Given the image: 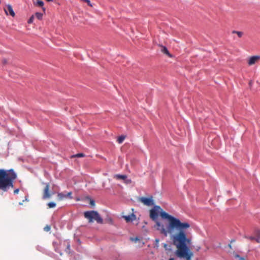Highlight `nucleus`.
Segmentation results:
<instances>
[{
  "mask_svg": "<svg viewBox=\"0 0 260 260\" xmlns=\"http://www.w3.org/2000/svg\"><path fill=\"white\" fill-rule=\"evenodd\" d=\"M150 217L155 221V228L160 234L166 237L170 235L177 248L176 255L179 258L190 260L193 253L188 246L191 243V238L186 233L190 224L187 222H182L179 219L169 215L158 206H154L150 210Z\"/></svg>",
  "mask_w": 260,
  "mask_h": 260,
  "instance_id": "nucleus-1",
  "label": "nucleus"
},
{
  "mask_svg": "<svg viewBox=\"0 0 260 260\" xmlns=\"http://www.w3.org/2000/svg\"><path fill=\"white\" fill-rule=\"evenodd\" d=\"M17 178V174L13 169L5 170L0 169V189L7 192L14 187V181Z\"/></svg>",
  "mask_w": 260,
  "mask_h": 260,
  "instance_id": "nucleus-2",
  "label": "nucleus"
},
{
  "mask_svg": "<svg viewBox=\"0 0 260 260\" xmlns=\"http://www.w3.org/2000/svg\"><path fill=\"white\" fill-rule=\"evenodd\" d=\"M84 216L88 220L89 223L93 222L94 221L100 224L103 223V219L96 211H86L84 213Z\"/></svg>",
  "mask_w": 260,
  "mask_h": 260,
  "instance_id": "nucleus-3",
  "label": "nucleus"
},
{
  "mask_svg": "<svg viewBox=\"0 0 260 260\" xmlns=\"http://www.w3.org/2000/svg\"><path fill=\"white\" fill-rule=\"evenodd\" d=\"M139 201L142 203L144 205L147 206H150L154 205V202L153 200V197L147 198L145 197H141L139 199Z\"/></svg>",
  "mask_w": 260,
  "mask_h": 260,
  "instance_id": "nucleus-4",
  "label": "nucleus"
},
{
  "mask_svg": "<svg viewBox=\"0 0 260 260\" xmlns=\"http://www.w3.org/2000/svg\"><path fill=\"white\" fill-rule=\"evenodd\" d=\"M72 192L71 191L69 192L67 194H64L63 193L60 192L57 194L58 199L59 201L63 200L64 199L69 198L70 199H72L73 197L72 196Z\"/></svg>",
  "mask_w": 260,
  "mask_h": 260,
  "instance_id": "nucleus-5",
  "label": "nucleus"
},
{
  "mask_svg": "<svg viewBox=\"0 0 260 260\" xmlns=\"http://www.w3.org/2000/svg\"><path fill=\"white\" fill-rule=\"evenodd\" d=\"M4 11L7 15L9 14L12 17H14L15 14L13 10L12 7L10 4L7 5L6 8H4Z\"/></svg>",
  "mask_w": 260,
  "mask_h": 260,
  "instance_id": "nucleus-6",
  "label": "nucleus"
},
{
  "mask_svg": "<svg viewBox=\"0 0 260 260\" xmlns=\"http://www.w3.org/2000/svg\"><path fill=\"white\" fill-rule=\"evenodd\" d=\"M51 197V194L49 193V184L48 183L44 189L43 199L44 200L49 199Z\"/></svg>",
  "mask_w": 260,
  "mask_h": 260,
  "instance_id": "nucleus-7",
  "label": "nucleus"
},
{
  "mask_svg": "<svg viewBox=\"0 0 260 260\" xmlns=\"http://www.w3.org/2000/svg\"><path fill=\"white\" fill-rule=\"evenodd\" d=\"M259 60H260V56L256 55L251 56L248 60V64L249 66H252L255 64Z\"/></svg>",
  "mask_w": 260,
  "mask_h": 260,
  "instance_id": "nucleus-8",
  "label": "nucleus"
},
{
  "mask_svg": "<svg viewBox=\"0 0 260 260\" xmlns=\"http://www.w3.org/2000/svg\"><path fill=\"white\" fill-rule=\"evenodd\" d=\"M122 218L125 220L126 222H129L135 220L136 219V216L133 213L129 215H123Z\"/></svg>",
  "mask_w": 260,
  "mask_h": 260,
  "instance_id": "nucleus-9",
  "label": "nucleus"
},
{
  "mask_svg": "<svg viewBox=\"0 0 260 260\" xmlns=\"http://www.w3.org/2000/svg\"><path fill=\"white\" fill-rule=\"evenodd\" d=\"M62 244L63 246H65L66 247V248L65 249V251L68 253H70L71 252V249H70V242L68 240L64 241Z\"/></svg>",
  "mask_w": 260,
  "mask_h": 260,
  "instance_id": "nucleus-10",
  "label": "nucleus"
},
{
  "mask_svg": "<svg viewBox=\"0 0 260 260\" xmlns=\"http://www.w3.org/2000/svg\"><path fill=\"white\" fill-rule=\"evenodd\" d=\"M159 46L161 48L160 50L163 53L166 54L169 57H172V55L170 53L166 47L162 45H159Z\"/></svg>",
  "mask_w": 260,
  "mask_h": 260,
  "instance_id": "nucleus-11",
  "label": "nucleus"
},
{
  "mask_svg": "<svg viewBox=\"0 0 260 260\" xmlns=\"http://www.w3.org/2000/svg\"><path fill=\"white\" fill-rule=\"evenodd\" d=\"M114 178L116 179H122V180H125L127 178L126 175H120V174H116L114 176Z\"/></svg>",
  "mask_w": 260,
  "mask_h": 260,
  "instance_id": "nucleus-12",
  "label": "nucleus"
},
{
  "mask_svg": "<svg viewBox=\"0 0 260 260\" xmlns=\"http://www.w3.org/2000/svg\"><path fill=\"white\" fill-rule=\"evenodd\" d=\"M232 34H236L237 35L239 38H241L243 35V32L242 31L233 30L232 31Z\"/></svg>",
  "mask_w": 260,
  "mask_h": 260,
  "instance_id": "nucleus-13",
  "label": "nucleus"
},
{
  "mask_svg": "<svg viewBox=\"0 0 260 260\" xmlns=\"http://www.w3.org/2000/svg\"><path fill=\"white\" fill-rule=\"evenodd\" d=\"M125 138V137L124 136H119L118 138L117 141L118 143L121 144L123 142V141H124Z\"/></svg>",
  "mask_w": 260,
  "mask_h": 260,
  "instance_id": "nucleus-14",
  "label": "nucleus"
},
{
  "mask_svg": "<svg viewBox=\"0 0 260 260\" xmlns=\"http://www.w3.org/2000/svg\"><path fill=\"white\" fill-rule=\"evenodd\" d=\"M52 245H53V246L55 249V251H56V252H58L59 250L58 249V242H55V241H54L52 243Z\"/></svg>",
  "mask_w": 260,
  "mask_h": 260,
  "instance_id": "nucleus-15",
  "label": "nucleus"
},
{
  "mask_svg": "<svg viewBox=\"0 0 260 260\" xmlns=\"http://www.w3.org/2000/svg\"><path fill=\"white\" fill-rule=\"evenodd\" d=\"M234 257L238 259V260H246V258L245 257H241L239 255L237 254H234Z\"/></svg>",
  "mask_w": 260,
  "mask_h": 260,
  "instance_id": "nucleus-16",
  "label": "nucleus"
},
{
  "mask_svg": "<svg viewBox=\"0 0 260 260\" xmlns=\"http://www.w3.org/2000/svg\"><path fill=\"white\" fill-rule=\"evenodd\" d=\"M35 16L38 19L41 20L42 18L43 14L41 13L37 12L35 14Z\"/></svg>",
  "mask_w": 260,
  "mask_h": 260,
  "instance_id": "nucleus-17",
  "label": "nucleus"
},
{
  "mask_svg": "<svg viewBox=\"0 0 260 260\" xmlns=\"http://www.w3.org/2000/svg\"><path fill=\"white\" fill-rule=\"evenodd\" d=\"M48 206L50 208H54L56 206V204L54 202H50L48 204Z\"/></svg>",
  "mask_w": 260,
  "mask_h": 260,
  "instance_id": "nucleus-18",
  "label": "nucleus"
},
{
  "mask_svg": "<svg viewBox=\"0 0 260 260\" xmlns=\"http://www.w3.org/2000/svg\"><path fill=\"white\" fill-rule=\"evenodd\" d=\"M37 5L40 7H43L44 5V3L43 1L40 0H38L37 2Z\"/></svg>",
  "mask_w": 260,
  "mask_h": 260,
  "instance_id": "nucleus-19",
  "label": "nucleus"
},
{
  "mask_svg": "<svg viewBox=\"0 0 260 260\" xmlns=\"http://www.w3.org/2000/svg\"><path fill=\"white\" fill-rule=\"evenodd\" d=\"M84 156H85V154L82 153H78L74 156V157H84Z\"/></svg>",
  "mask_w": 260,
  "mask_h": 260,
  "instance_id": "nucleus-20",
  "label": "nucleus"
},
{
  "mask_svg": "<svg viewBox=\"0 0 260 260\" xmlns=\"http://www.w3.org/2000/svg\"><path fill=\"white\" fill-rule=\"evenodd\" d=\"M50 226L48 225H47L46 226H45L44 228V230L46 232H48L50 230Z\"/></svg>",
  "mask_w": 260,
  "mask_h": 260,
  "instance_id": "nucleus-21",
  "label": "nucleus"
},
{
  "mask_svg": "<svg viewBox=\"0 0 260 260\" xmlns=\"http://www.w3.org/2000/svg\"><path fill=\"white\" fill-rule=\"evenodd\" d=\"M84 2L87 3L88 5L89 6L91 7H93L92 4L90 3L89 0H83Z\"/></svg>",
  "mask_w": 260,
  "mask_h": 260,
  "instance_id": "nucleus-22",
  "label": "nucleus"
},
{
  "mask_svg": "<svg viewBox=\"0 0 260 260\" xmlns=\"http://www.w3.org/2000/svg\"><path fill=\"white\" fill-rule=\"evenodd\" d=\"M255 234L256 235V237H260V230H255Z\"/></svg>",
  "mask_w": 260,
  "mask_h": 260,
  "instance_id": "nucleus-23",
  "label": "nucleus"
},
{
  "mask_svg": "<svg viewBox=\"0 0 260 260\" xmlns=\"http://www.w3.org/2000/svg\"><path fill=\"white\" fill-rule=\"evenodd\" d=\"M33 19H34V17H33V16L31 17L29 19V20H28V23H31L32 22Z\"/></svg>",
  "mask_w": 260,
  "mask_h": 260,
  "instance_id": "nucleus-24",
  "label": "nucleus"
},
{
  "mask_svg": "<svg viewBox=\"0 0 260 260\" xmlns=\"http://www.w3.org/2000/svg\"><path fill=\"white\" fill-rule=\"evenodd\" d=\"M254 240L259 243L260 242V237H256Z\"/></svg>",
  "mask_w": 260,
  "mask_h": 260,
  "instance_id": "nucleus-25",
  "label": "nucleus"
},
{
  "mask_svg": "<svg viewBox=\"0 0 260 260\" xmlns=\"http://www.w3.org/2000/svg\"><path fill=\"white\" fill-rule=\"evenodd\" d=\"M246 238H248L251 240H253L255 239V237L250 236V237H246Z\"/></svg>",
  "mask_w": 260,
  "mask_h": 260,
  "instance_id": "nucleus-26",
  "label": "nucleus"
},
{
  "mask_svg": "<svg viewBox=\"0 0 260 260\" xmlns=\"http://www.w3.org/2000/svg\"><path fill=\"white\" fill-rule=\"evenodd\" d=\"M90 204L92 206H94V205H95L94 201L92 200H91L90 201Z\"/></svg>",
  "mask_w": 260,
  "mask_h": 260,
  "instance_id": "nucleus-27",
  "label": "nucleus"
},
{
  "mask_svg": "<svg viewBox=\"0 0 260 260\" xmlns=\"http://www.w3.org/2000/svg\"><path fill=\"white\" fill-rule=\"evenodd\" d=\"M19 189H18V188H17V189H15V190H14V194H18V192H19Z\"/></svg>",
  "mask_w": 260,
  "mask_h": 260,
  "instance_id": "nucleus-28",
  "label": "nucleus"
},
{
  "mask_svg": "<svg viewBox=\"0 0 260 260\" xmlns=\"http://www.w3.org/2000/svg\"><path fill=\"white\" fill-rule=\"evenodd\" d=\"M131 182V179H127L125 180V183H130Z\"/></svg>",
  "mask_w": 260,
  "mask_h": 260,
  "instance_id": "nucleus-29",
  "label": "nucleus"
},
{
  "mask_svg": "<svg viewBox=\"0 0 260 260\" xmlns=\"http://www.w3.org/2000/svg\"><path fill=\"white\" fill-rule=\"evenodd\" d=\"M155 242H156V243H159V239H155Z\"/></svg>",
  "mask_w": 260,
  "mask_h": 260,
  "instance_id": "nucleus-30",
  "label": "nucleus"
},
{
  "mask_svg": "<svg viewBox=\"0 0 260 260\" xmlns=\"http://www.w3.org/2000/svg\"><path fill=\"white\" fill-rule=\"evenodd\" d=\"M132 240H134V239L132 238ZM139 240V239H138V238H136L135 239V241H137V240Z\"/></svg>",
  "mask_w": 260,
  "mask_h": 260,
  "instance_id": "nucleus-31",
  "label": "nucleus"
},
{
  "mask_svg": "<svg viewBox=\"0 0 260 260\" xmlns=\"http://www.w3.org/2000/svg\"><path fill=\"white\" fill-rule=\"evenodd\" d=\"M7 63V61L6 59L3 60V63L5 64Z\"/></svg>",
  "mask_w": 260,
  "mask_h": 260,
  "instance_id": "nucleus-32",
  "label": "nucleus"
},
{
  "mask_svg": "<svg viewBox=\"0 0 260 260\" xmlns=\"http://www.w3.org/2000/svg\"><path fill=\"white\" fill-rule=\"evenodd\" d=\"M200 249H201V247H198L197 248V251H199Z\"/></svg>",
  "mask_w": 260,
  "mask_h": 260,
  "instance_id": "nucleus-33",
  "label": "nucleus"
},
{
  "mask_svg": "<svg viewBox=\"0 0 260 260\" xmlns=\"http://www.w3.org/2000/svg\"><path fill=\"white\" fill-rule=\"evenodd\" d=\"M229 247L231 249L232 248V245L231 244H229Z\"/></svg>",
  "mask_w": 260,
  "mask_h": 260,
  "instance_id": "nucleus-34",
  "label": "nucleus"
},
{
  "mask_svg": "<svg viewBox=\"0 0 260 260\" xmlns=\"http://www.w3.org/2000/svg\"><path fill=\"white\" fill-rule=\"evenodd\" d=\"M169 260H174V258H170Z\"/></svg>",
  "mask_w": 260,
  "mask_h": 260,
  "instance_id": "nucleus-35",
  "label": "nucleus"
},
{
  "mask_svg": "<svg viewBox=\"0 0 260 260\" xmlns=\"http://www.w3.org/2000/svg\"><path fill=\"white\" fill-rule=\"evenodd\" d=\"M47 2H51L52 1V0H46Z\"/></svg>",
  "mask_w": 260,
  "mask_h": 260,
  "instance_id": "nucleus-36",
  "label": "nucleus"
},
{
  "mask_svg": "<svg viewBox=\"0 0 260 260\" xmlns=\"http://www.w3.org/2000/svg\"><path fill=\"white\" fill-rule=\"evenodd\" d=\"M19 205H22V203H19Z\"/></svg>",
  "mask_w": 260,
  "mask_h": 260,
  "instance_id": "nucleus-37",
  "label": "nucleus"
},
{
  "mask_svg": "<svg viewBox=\"0 0 260 260\" xmlns=\"http://www.w3.org/2000/svg\"><path fill=\"white\" fill-rule=\"evenodd\" d=\"M1 3V1L0 0V3Z\"/></svg>",
  "mask_w": 260,
  "mask_h": 260,
  "instance_id": "nucleus-38",
  "label": "nucleus"
}]
</instances>
